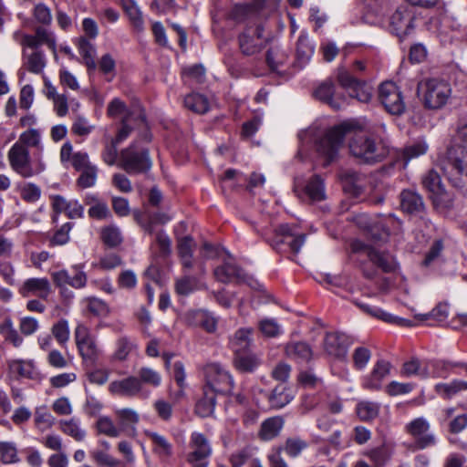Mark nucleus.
<instances>
[{"instance_id": "obj_1", "label": "nucleus", "mask_w": 467, "mask_h": 467, "mask_svg": "<svg viewBox=\"0 0 467 467\" xmlns=\"http://www.w3.org/2000/svg\"><path fill=\"white\" fill-rule=\"evenodd\" d=\"M350 133L349 153L358 163L374 165L389 154V146L382 139L364 131L358 121H344L327 130L316 141L317 151L324 160L325 167L337 159L344 138Z\"/></svg>"}, {"instance_id": "obj_2", "label": "nucleus", "mask_w": 467, "mask_h": 467, "mask_svg": "<svg viewBox=\"0 0 467 467\" xmlns=\"http://www.w3.org/2000/svg\"><path fill=\"white\" fill-rule=\"evenodd\" d=\"M443 172L451 186L467 190V146L455 144L448 148Z\"/></svg>"}, {"instance_id": "obj_3", "label": "nucleus", "mask_w": 467, "mask_h": 467, "mask_svg": "<svg viewBox=\"0 0 467 467\" xmlns=\"http://www.w3.org/2000/svg\"><path fill=\"white\" fill-rule=\"evenodd\" d=\"M257 233L279 254L292 252L297 254L306 241V235L298 234L295 227L285 223L274 230L273 236L267 230H257Z\"/></svg>"}, {"instance_id": "obj_4", "label": "nucleus", "mask_w": 467, "mask_h": 467, "mask_svg": "<svg viewBox=\"0 0 467 467\" xmlns=\"http://www.w3.org/2000/svg\"><path fill=\"white\" fill-rule=\"evenodd\" d=\"M151 166L149 150L139 145L137 141L131 142L119 151L118 167L128 174H146Z\"/></svg>"}, {"instance_id": "obj_5", "label": "nucleus", "mask_w": 467, "mask_h": 467, "mask_svg": "<svg viewBox=\"0 0 467 467\" xmlns=\"http://www.w3.org/2000/svg\"><path fill=\"white\" fill-rule=\"evenodd\" d=\"M312 96L335 109H339L354 100L368 103L372 98L368 89H313Z\"/></svg>"}, {"instance_id": "obj_6", "label": "nucleus", "mask_w": 467, "mask_h": 467, "mask_svg": "<svg viewBox=\"0 0 467 467\" xmlns=\"http://www.w3.org/2000/svg\"><path fill=\"white\" fill-rule=\"evenodd\" d=\"M8 161L11 168L23 178H30L45 171L46 164L41 156H36L33 164L28 149L20 144H14L8 151Z\"/></svg>"}, {"instance_id": "obj_7", "label": "nucleus", "mask_w": 467, "mask_h": 467, "mask_svg": "<svg viewBox=\"0 0 467 467\" xmlns=\"http://www.w3.org/2000/svg\"><path fill=\"white\" fill-rule=\"evenodd\" d=\"M421 183L424 189L430 192V198L435 208L447 210L453 206L454 195L446 191L441 182V178L436 171H428L422 176Z\"/></svg>"}, {"instance_id": "obj_8", "label": "nucleus", "mask_w": 467, "mask_h": 467, "mask_svg": "<svg viewBox=\"0 0 467 467\" xmlns=\"http://www.w3.org/2000/svg\"><path fill=\"white\" fill-rule=\"evenodd\" d=\"M204 389H209L216 395L231 394L234 381L232 375L217 363L208 364L204 368Z\"/></svg>"}, {"instance_id": "obj_9", "label": "nucleus", "mask_w": 467, "mask_h": 467, "mask_svg": "<svg viewBox=\"0 0 467 467\" xmlns=\"http://www.w3.org/2000/svg\"><path fill=\"white\" fill-rule=\"evenodd\" d=\"M76 345L82 360L95 364L100 357L101 350L89 329L83 324H78L74 332Z\"/></svg>"}, {"instance_id": "obj_10", "label": "nucleus", "mask_w": 467, "mask_h": 467, "mask_svg": "<svg viewBox=\"0 0 467 467\" xmlns=\"http://www.w3.org/2000/svg\"><path fill=\"white\" fill-rule=\"evenodd\" d=\"M190 452L186 456V461L192 467H207L208 459L212 455V446L207 437L194 431L190 436L189 441Z\"/></svg>"}, {"instance_id": "obj_11", "label": "nucleus", "mask_w": 467, "mask_h": 467, "mask_svg": "<svg viewBox=\"0 0 467 467\" xmlns=\"http://www.w3.org/2000/svg\"><path fill=\"white\" fill-rule=\"evenodd\" d=\"M430 430V423L422 417L414 419L405 426V431L413 439V451L425 450L436 444V437Z\"/></svg>"}, {"instance_id": "obj_12", "label": "nucleus", "mask_w": 467, "mask_h": 467, "mask_svg": "<svg viewBox=\"0 0 467 467\" xmlns=\"http://www.w3.org/2000/svg\"><path fill=\"white\" fill-rule=\"evenodd\" d=\"M271 39V34H265V28L257 26L255 28L246 29L239 36V45L242 52L252 56L260 52Z\"/></svg>"}, {"instance_id": "obj_13", "label": "nucleus", "mask_w": 467, "mask_h": 467, "mask_svg": "<svg viewBox=\"0 0 467 467\" xmlns=\"http://www.w3.org/2000/svg\"><path fill=\"white\" fill-rule=\"evenodd\" d=\"M53 283L56 286L62 288L69 285L75 289H81L88 282L87 274L83 271L82 265H75L70 270L62 269L51 274Z\"/></svg>"}, {"instance_id": "obj_14", "label": "nucleus", "mask_w": 467, "mask_h": 467, "mask_svg": "<svg viewBox=\"0 0 467 467\" xmlns=\"http://www.w3.org/2000/svg\"><path fill=\"white\" fill-rule=\"evenodd\" d=\"M213 275L217 281L223 284L244 283L249 279L244 271L233 260L224 261L221 265L215 267Z\"/></svg>"}, {"instance_id": "obj_15", "label": "nucleus", "mask_w": 467, "mask_h": 467, "mask_svg": "<svg viewBox=\"0 0 467 467\" xmlns=\"http://www.w3.org/2000/svg\"><path fill=\"white\" fill-rule=\"evenodd\" d=\"M325 352L335 358H344L347 356L348 340V337L339 332H327L323 340Z\"/></svg>"}, {"instance_id": "obj_16", "label": "nucleus", "mask_w": 467, "mask_h": 467, "mask_svg": "<svg viewBox=\"0 0 467 467\" xmlns=\"http://www.w3.org/2000/svg\"><path fill=\"white\" fill-rule=\"evenodd\" d=\"M412 16L406 6H400L392 14L389 20V28L399 37L407 36L412 27Z\"/></svg>"}, {"instance_id": "obj_17", "label": "nucleus", "mask_w": 467, "mask_h": 467, "mask_svg": "<svg viewBox=\"0 0 467 467\" xmlns=\"http://www.w3.org/2000/svg\"><path fill=\"white\" fill-rule=\"evenodd\" d=\"M52 209L56 214L65 213L69 219L84 217V206L78 200L67 201L61 195L52 197Z\"/></svg>"}, {"instance_id": "obj_18", "label": "nucleus", "mask_w": 467, "mask_h": 467, "mask_svg": "<svg viewBox=\"0 0 467 467\" xmlns=\"http://www.w3.org/2000/svg\"><path fill=\"white\" fill-rule=\"evenodd\" d=\"M379 99L389 114L400 115L405 110V103L400 89H379Z\"/></svg>"}, {"instance_id": "obj_19", "label": "nucleus", "mask_w": 467, "mask_h": 467, "mask_svg": "<svg viewBox=\"0 0 467 467\" xmlns=\"http://www.w3.org/2000/svg\"><path fill=\"white\" fill-rule=\"evenodd\" d=\"M50 292L51 285L49 280L46 277L28 278L23 283L19 289L20 295L24 297L36 296L42 299H47Z\"/></svg>"}, {"instance_id": "obj_20", "label": "nucleus", "mask_w": 467, "mask_h": 467, "mask_svg": "<svg viewBox=\"0 0 467 467\" xmlns=\"http://www.w3.org/2000/svg\"><path fill=\"white\" fill-rule=\"evenodd\" d=\"M109 390L114 395L130 398L136 397L143 391L136 376L112 381Z\"/></svg>"}, {"instance_id": "obj_21", "label": "nucleus", "mask_w": 467, "mask_h": 467, "mask_svg": "<svg viewBox=\"0 0 467 467\" xmlns=\"http://www.w3.org/2000/svg\"><path fill=\"white\" fill-rule=\"evenodd\" d=\"M390 363L384 359H379L374 365L371 372L363 379V388L370 390H378L381 388L383 379L390 372Z\"/></svg>"}, {"instance_id": "obj_22", "label": "nucleus", "mask_w": 467, "mask_h": 467, "mask_svg": "<svg viewBox=\"0 0 467 467\" xmlns=\"http://www.w3.org/2000/svg\"><path fill=\"white\" fill-rule=\"evenodd\" d=\"M417 96L425 108L438 109L443 107L451 96V89H417Z\"/></svg>"}, {"instance_id": "obj_23", "label": "nucleus", "mask_w": 467, "mask_h": 467, "mask_svg": "<svg viewBox=\"0 0 467 467\" xmlns=\"http://www.w3.org/2000/svg\"><path fill=\"white\" fill-rule=\"evenodd\" d=\"M294 397L291 387L280 383L267 394V400L270 408L280 410L289 404Z\"/></svg>"}, {"instance_id": "obj_24", "label": "nucleus", "mask_w": 467, "mask_h": 467, "mask_svg": "<svg viewBox=\"0 0 467 467\" xmlns=\"http://www.w3.org/2000/svg\"><path fill=\"white\" fill-rule=\"evenodd\" d=\"M401 210L409 214H420L424 212L425 204L422 197L416 192L403 190L400 195Z\"/></svg>"}, {"instance_id": "obj_25", "label": "nucleus", "mask_w": 467, "mask_h": 467, "mask_svg": "<svg viewBox=\"0 0 467 467\" xmlns=\"http://www.w3.org/2000/svg\"><path fill=\"white\" fill-rule=\"evenodd\" d=\"M369 261L384 273H393L398 267L395 257L389 252L377 249L368 250Z\"/></svg>"}, {"instance_id": "obj_26", "label": "nucleus", "mask_w": 467, "mask_h": 467, "mask_svg": "<svg viewBox=\"0 0 467 467\" xmlns=\"http://www.w3.org/2000/svg\"><path fill=\"white\" fill-rule=\"evenodd\" d=\"M196 243L190 235L181 237L177 240V250L181 263L185 269H192L194 266L193 252Z\"/></svg>"}, {"instance_id": "obj_27", "label": "nucleus", "mask_w": 467, "mask_h": 467, "mask_svg": "<svg viewBox=\"0 0 467 467\" xmlns=\"http://www.w3.org/2000/svg\"><path fill=\"white\" fill-rule=\"evenodd\" d=\"M284 424L285 421L282 417L268 418L261 423L258 437L264 441H271L280 434Z\"/></svg>"}, {"instance_id": "obj_28", "label": "nucleus", "mask_w": 467, "mask_h": 467, "mask_svg": "<svg viewBox=\"0 0 467 467\" xmlns=\"http://www.w3.org/2000/svg\"><path fill=\"white\" fill-rule=\"evenodd\" d=\"M147 437L152 442V451L162 461L170 459L173 453L172 444L168 439L154 431H147Z\"/></svg>"}, {"instance_id": "obj_29", "label": "nucleus", "mask_w": 467, "mask_h": 467, "mask_svg": "<svg viewBox=\"0 0 467 467\" xmlns=\"http://www.w3.org/2000/svg\"><path fill=\"white\" fill-rule=\"evenodd\" d=\"M116 419L121 431H126L130 435L135 432V425L139 422L140 416L132 409H120L115 411Z\"/></svg>"}, {"instance_id": "obj_30", "label": "nucleus", "mask_w": 467, "mask_h": 467, "mask_svg": "<svg viewBox=\"0 0 467 467\" xmlns=\"http://www.w3.org/2000/svg\"><path fill=\"white\" fill-rule=\"evenodd\" d=\"M233 362L238 371L253 373L260 366L261 359L255 354L242 352L234 354Z\"/></svg>"}, {"instance_id": "obj_31", "label": "nucleus", "mask_w": 467, "mask_h": 467, "mask_svg": "<svg viewBox=\"0 0 467 467\" xmlns=\"http://www.w3.org/2000/svg\"><path fill=\"white\" fill-rule=\"evenodd\" d=\"M217 395L209 389L202 388V397L196 402L194 411L201 418H207L213 414L216 406Z\"/></svg>"}, {"instance_id": "obj_32", "label": "nucleus", "mask_w": 467, "mask_h": 467, "mask_svg": "<svg viewBox=\"0 0 467 467\" xmlns=\"http://www.w3.org/2000/svg\"><path fill=\"white\" fill-rule=\"evenodd\" d=\"M10 373L20 378L34 379L37 372L33 361L24 359H11L7 362Z\"/></svg>"}, {"instance_id": "obj_33", "label": "nucleus", "mask_w": 467, "mask_h": 467, "mask_svg": "<svg viewBox=\"0 0 467 467\" xmlns=\"http://www.w3.org/2000/svg\"><path fill=\"white\" fill-rule=\"evenodd\" d=\"M286 356L297 362H307L312 358L311 348L305 342H290L285 347Z\"/></svg>"}, {"instance_id": "obj_34", "label": "nucleus", "mask_w": 467, "mask_h": 467, "mask_svg": "<svg viewBox=\"0 0 467 467\" xmlns=\"http://www.w3.org/2000/svg\"><path fill=\"white\" fill-rule=\"evenodd\" d=\"M183 103L185 108L197 114L206 113L210 106L209 99L204 95L194 91L185 96Z\"/></svg>"}, {"instance_id": "obj_35", "label": "nucleus", "mask_w": 467, "mask_h": 467, "mask_svg": "<svg viewBox=\"0 0 467 467\" xmlns=\"http://www.w3.org/2000/svg\"><path fill=\"white\" fill-rule=\"evenodd\" d=\"M308 442L298 437H289L285 441V443L281 446L276 447V450H280V452L285 451L290 458L298 457L308 447Z\"/></svg>"}, {"instance_id": "obj_36", "label": "nucleus", "mask_w": 467, "mask_h": 467, "mask_svg": "<svg viewBox=\"0 0 467 467\" xmlns=\"http://www.w3.org/2000/svg\"><path fill=\"white\" fill-rule=\"evenodd\" d=\"M305 194L311 202H320L325 200V185L319 175L312 176L305 186Z\"/></svg>"}, {"instance_id": "obj_37", "label": "nucleus", "mask_w": 467, "mask_h": 467, "mask_svg": "<svg viewBox=\"0 0 467 467\" xmlns=\"http://www.w3.org/2000/svg\"><path fill=\"white\" fill-rule=\"evenodd\" d=\"M136 377L142 389L144 386L158 388L162 381L161 373L150 367H141L138 370Z\"/></svg>"}, {"instance_id": "obj_38", "label": "nucleus", "mask_w": 467, "mask_h": 467, "mask_svg": "<svg viewBox=\"0 0 467 467\" xmlns=\"http://www.w3.org/2000/svg\"><path fill=\"white\" fill-rule=\"evenodd\" d=\"M314 54V47L306 35H300L296 43V62L300 67H304L309 62Z\"/></svg>"}, {"instance_id": "obj_39", "label": "nucleus", "mask_w": 467, "mask_h": 467, "mask_svg": "<svg viewBox=\"0 0 467 467\" xmlns=\"http://www.w3.org/2000/svg\"><path fill=\"white\" fill-rule=\"evenodd\" d=\"M15 144H20L24 149L36 148L38 151L37 156H41L43 151L41 135L36 129H29L22 132Z\"/></svg>"}, {"instance_id": "obj_40", "label": "nucleus", "mask_w": 467, "mask_h": 467, "mask_svg": "<svg viewBox=\"0 0 467 467\" xmlns=\"http://www.w3.org/2000/svg\"><path fill=\"white\" fill-rule=\"evenodd\" d=\"M0 335L4 337L5 341L12 344L15 348H19L23 344V337L14 327L10 317H5L0 323Z\"/></svg>"}, {"instance_id": "obj_41", "label": "nucleus", "mask_w": 467, "mask_h": 467, "mask_svg": "<svg viewBox=\"0 0 467 467\" xmlns=\"http://www.w3.org/2000/svg\"><path fill=\"white\" fill-rule=\"evenodd\" d=\"M362 455L368 457L374 467H384L390 459V452L384 444L366 450Z\"/></svg>"}, {"instance_id": "obj_42", "label": "nucleus", "mask_w": 467, "mask_h": 467, "mask_svg": "<svg viewBox=\"0 0 467 467\" xmlns=\"http://www.w3.org/2000/svg\"><path fill=\"white\" fill-rule=\"evenodd\" d=\"M99 237L102 243L109 248H116L123 242L122 234L116 225H108L100 229Z\"/></svg>"}, {"instance_id": "obj_43", "label": "nucleus", "mask_w": 467, "mask_h": 467, "mask_svg": "<svg viewBox=\"0 0 467 467\" xmlns=\"http://www.w3.org/2000/svg\"><path fill=\"white\" fill-rule=\"evenodd\" d=\"M253 328H240L238 329L234 337L231 339V345L234 354L245 352L251 344V335Z\"/></svg>"}, {"instance_id": "obj_44", "label": "nucleus", "mask_w": 467, "mask_h": 467, "mask_svg": "<svg viewBox=\"0 0 467 467\" xmlns=\"http://www.w3.org/2000/svg\"><path fill=\"white\" fill-rule=\"evenodd\" d=\"M436 392L444 399H451L457 393L467 390V381L452 380L450 383H439L435 386Z\"/></svg>"}, {"instance_id": "obj_45", "label": "nucleus", "mask_w": 467, "mask_h": 467, "mask_svg": "<svg viewBox=\"0 0 467 467\" xmlns=\"http://www.w3.org/2000/svg\"><path fill=\"white\" fill-rule=\"evenodd\" d=\"M46 57L44 53L39 50H32L31 53H25V63L26 67L33 73L39 74L46 67Z\"/></svg>"}, {"instance_id": "obj_46", "label": "nucleus", "mask_w": 467, "mask_h": 467, "mask_svg": "<svg viewBox=\"0 0 467 467\" xmlns=\"http://www.w3.org/2000/svg\"><path fill=\"white\" fill-rule=\"evenodd\" d=\"M79 54L88 70H95L97 64L95 62L96 49L94 46L85 37H81L78 44Z\"/></svg>"}, {"instance_id": "obj_47", "label": "nucleus", "mask_w": 467, "mask_h": 467, "mask_svg": "<svg viewBox=\"0 0 467 467\" xmlns=\"http://www.w3.org/2000/svg\"><path fill=\"white\" fill-rule=\"evenodd\" d=\"M20 461L18 449L14 441H0V462L3 464H15Z\"/></svg>"}, {"instance_id": "obj_48", "label": "nucleus", "mask_w": 467, "mask_h": 467, "mask_svg": "<svg viewBox=\"0 0 467 467\" xmlns=\"http://www.w3.org/2000/svg\"><path fill=\"white\" fill-rule=\"evenodd\" d=\"M51 335L61 348H66L70 336L67 320L60 319L56 322L51 327Z\"/></svg>"}, {"instance_id": "obj_49", "label": "nucleus", "mask_w": 467, "mask_h": 467, "mask_svg": "<svg viewBox=\"0 0 467 467\" xmlns=\"http://www.w3.org/2000/svg\"><path fill=\"white\" fill-rule=\"evenodd\" d=\"M89 455L99 467H118L120 464L119 460L101 449H94L90 451Z\"/></svg>"}, {"instance_id": "obj_50", "label": "nucleus", "mask_w": 467, "mask_h": 467, "mask_svg": "<svg viewBox=\"0 0 467 467\" xmlns=\"http://www.w3.org/2000/svg\"><path fill=\"white\" fill-rule=\"evenodd\" d=\"M358 418L363 421H369L378 417L379 405L372 401H361L356 408Z\"/></svg>"}, {"instance_id": "obj_51", "label": "nucleus", "mask_w": 467, "mask_h": 467, "mask_svg": "<svg viewBox=\"0 0 467 467\" xmlns=\"http://www.w3.org/2000/svg\"><path fill=\"white\" fill-rule=\"evenodd\" d=\"M77 185L81 189L90 188L96 184L99 169L95 164L79 171Z\"/></svg>"}, {"instance_id": "obj_52", "label": "nucleus", "mask_w": 467, "mask_h": 467, "mask_svg": "<svg viewBox=\"0 0 467 467\" xmlns=\"http://www.w3.org/2000/svg\"><path fill=\"white\" fill-rule=\"evenodd\" d=\"M59 424L60 430L77 441H81L85 439L86 431L80 429L78 422L75 419L60 420Z\"/></svg>"}, {"instance_id": "obj_53", "label": "nucleus", "mask_w": 467, "mask_h": 467, "mask_svg": "<svg viewBox=\"0 0 467 467\" xmlns=\"http://www.w3.org/2000/svg\"><path fill=\"white\" fill-rule=\"evenodd\" d=\"M123 9L128 15L132 25L138 29H141L143 19L141 12L133 0H120Z\"/></svg>"}, {"instance_id": "obj_54", "label": "nucleus", "mask_w": 467, "mask_h": 467, "mask_svg": "<svg viewBox=\"0 0 467 467\" xmlns=\"http://www.w3.org/2000/svg\"><path fill=\"white\" fill-rule=\"evenodd\" d=\"M118 145L119 144L112 139H110V140H107L104 144L101 151V159L109 166H113L115 164L118 166L119 156V153H118Z\"/></svg>"}, {"instance_id": "obj_55", "label": "nucleus", "mask_w": 467, "mask_h": 467, "mask_svg": "<svg viewBox=\"0 0 467 467\" xmlns=\"http://www.w3.org/2000/svg\"><path fill=\"white\" fill-rule=\"evenodd\" d=\"M97 429L98 431L101 434H104L108 437L116 438L119 437L121 433V429L117 427L113 420L109 417H100L97 420Z\"/></svg>"}, {"instance_id": "obj_56", "label": "nucleus", "mask_w": 467, "mask_h": 467, "mask_svg": "<svg viewBox=\"0 0 467 467\" xmlns=\"http://www.w3.org/2000/svg\"><path fill=\"white\" fill-rule=\"evenodd\" d=\"M47 96L53 100L55 111L59 117L67 113V98L65 94H58L56 89H48Z\"/></svg>"}, {"instance_id": "obj_57", "label": "nucleus", "mask_w": 467, "mask_h": 467, "mask_svg": "<svg viewBox=\"0 0 467 467\" xmlns=\"http://www.w3.org/2000/svg\"><path fill=\"white\" fill-rule=\"evenodd\" d=\"M401 374L406 377L413 375L427 378L429 373L426 368H422L418 358H411L403 364Z\"/></svg>"}, {"instance_id": "obj_58", "label": "nucleus", "mask_w": 467, "mask_h": 467, "mask_svg": "<svg viewBox=\"0 0 467 467\" xmlns=\"http://www.w3.org/2000/svg\"><path fill=\"white\" fill-rule=\"evenodd\" d=\"M259 331L266 337H275L281 333V327L274 318H263L258 323Z\"/></svg>"}, {"instance_id": "obj_59", "label": "nucleus", "mask_w": 467, "mask_h": 467, "mask_svg": "<svg viewBox=\"0 0 467 467\" xmlns=\"http://www.w3.org/2000/svg\"><path fill=\"white\" fill-rule=\"evenodd\" d=\"M86 303L88 310L95 316H106L109 308L105 301L95 296H88L83 300Z\"/></svg>"}, {"instance_id": "obj_60", "label": "nucleus", "mask_w": 467, "mask_h": 467, "mask_svg": "<svg viewBox=\"0 0 467 467\" xmlns=\"http://www.w3.org/2000/svg\"><path fill=\"white\" fill-rule=\"evenodd\" d=\"M32 15L37 23L44 26H48L52 22L51 9L44 3L36 4Z\"/></svg>"}, {"instance_id": "obj_61", "label": "nucleus", "mask_w": 467, "mask_h": 467, "mask_svg": "<svg viewBox=\"0 0 467 467\" xmlns=\"http://www.w3.org/2000/svg\"><path fill=\"white\" fill-rule=\"evenodd\" d=\"M353 302L361 311H363L364 313H366L371 317H377L379 319H382L387 322L392 321V316L389 313H386L379 307L372 306L368 304L359 302L358 300H355Z\"/></svg>"}, {"instance_id": "obj_62", "label": "nucleus", "mask_w": 467, "mask_h": 467, "mask_svg": "<svg viewBox=\"0 0 467 467\" xmlns=\"http://www.w3.org/2000/svg\"><path fill=\"white\" fill-rule=\"evenodd\" d=\"M35 34L38 42L41 45H47L53 51L54 56L57 57V44L54 34L44 27H37Z\"/></svg>"}, {"instance_id": "obj_63", "label": "nucleus", "mask_w": 467, "mask_h": 467, "mask_svg": "<svg viewBox=\"0 0 467 467\" xmlns=\"http://www.w3.org/2000/svg\"><path fill=\"white\" fill-rule=\"evenodd\" d=\"M389 235V229L381 222L371 223L368 230V236L374 242L385 241Z\"/></svg>"}, {"instance_id": "obj_64", "label": "nucleus", "mask_w": 467, "mask_h": 467, "mask_svg": "<svg viewBox=\"0 0 467 467\" xmlns=\"http://www.w3.org/2000/svg\"><path fill=\"white\" fill-rule=\"evenodd\" d=\"M21 198L27 202H36L41 196V189L35 183H26L20 190Z\"/></svg>"}]
</instances>
